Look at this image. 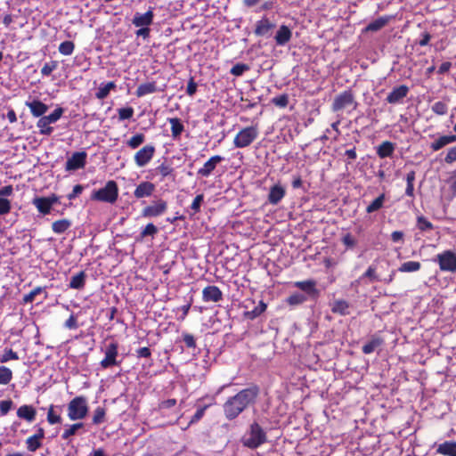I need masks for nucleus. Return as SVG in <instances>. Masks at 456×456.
<instances>
[{
    "label": "nucleus",
    "instance_id": "nucleus-1",
    "mask_svg": "<svg viewBox=\"0 0 456 456\" xmlns=\"http://www.w3.org/2000/svg\"><path fill=\"white\" fill-rule=\"evenodd\" d=\"M259 395V386L251 384L234 395L228 397L223 404L225 419L230 421L237 419L245 410L256 403Z\"/></svg>",
    "mask_w": 456,
    "mask_h": 456
},
{
    "label": "nucleus",
    "instance_id": "nucleus-2",
    "mask_svg": "<svg viewBox=\"0 0 456 456\" xmlns=\"http://www.w3.org/2000/svg\"><path fill=\"white\" fill-rule=\"evenodd\" d=\"M267 442V435L258 422L253 421L241 439L243 446L256 450Z\"/></svg>",
    "mask_w": 456,
    "mask_h": 456
},
{
    "label": "nucleus",
    "instance_id": "nucleus-3",
    "mask_svg": "<svg viewBox=\"0 0 456 456\" xmlns=\"http://www.w3.org/2000/svg\"><path fill=\"white\" fill-rule=\"evenodd\" d=\"M118 198V186L114 180L106 183L103 188L94 191L90 199L94 201L106 202L113 204Z\"/></svg>",
    "mask_w": 456,
    "mask_h": 456
},
{
    "label": "nucleus",
    "instance_id": "nucleus-4",
    "mask_svg": "<svg viewBox=\"0 0 456 456\" xmlns=\"http://www.w3.org/2000/svg\"><path fill=\"white\" fill-rule=\"evenodd\" d=\"M68 417L70 420H80L85 419L89 411L87 399L83 395L74 397L69 401L67 407Z\"/></svg>",
    "mask_w": 456,
    "mask_h": 456
},
{
    "label": "nucleus",
    "instance_id": "nucleus-5",
    "mask_svg": "<svg viewBox=\"0 0 456 456\" xmlns=\"http://www.w3.org/2000/svg\"><path fill=\"white\" fill-rule=\"evenodd\" d=\"M351 106L353 107V110H355L358 106V103L355 100L353 91L348 89L335 96L330 109L333 112H338Z\"/></svg>",
    "mask_w": 456,
    "mask_h": 456
},
{
    "label": "nucleus",
    "instance_id": "nucleus-6",
    "mask_svg": "<svg viewBox=\"0 0 456 456\" xmlns=\"http://www.w3.org/2000/svg\"><path fill=\"white\" fill-rule=\"evenodd\" d=\"M258 134L257 125L244 127L235 135L233 144L236 148H246L258 137Z\"/></svg>",
    "mask_w": 456,
    "mask_h": 456
},
{
    "label": "nucleus",
    "instance_id": "nucleus-7",
    "mask_svg": "<svg viewBox=\"0 0 456 456\" xmlns=\"http://www.w3.org/2000/svg\"><path fill=\"white\" fill-rule=\"evenodd\" d=\"M442 272L456 273V253L452 250H444L437 254L435 259Z\"/></svg>",
    "mask_w": 456,
    "mask_h": 456
},
{
    "label": "nucleus",
    "instance_id": "nucleus-8",
    "mask_svg": "<svg viewBox=\"0 0 456 456\" xmlns=\"http://www.w3.org/2000/svg\"><path fill=\"white\" fill-rule=\"evenodd\" d=\"M59 202L60 197L54 193H52L48 197H35L32 200V204L36 207L37 211L43 216L50 214L53 206Z\"/></svg>",
    "mask_w": 456,
    "mask_h": 456
},
{
    "label": "nucleus",
    "instance_id": "nucleus-9",
    "mask_svg": "<svg viewBox=\"0 0 456 456\" xmlns=\"http://www.w3.org/2000/svg\"><path fill=\"white\" fill-rule=\"evenodd\" d=\"M104 354V358L100 362L102 369L119 365V362L117 360L118 355V345L117 342L110 343L105 348Z\"/></svg>",
    "mask_w": 456,
    "mask_h": 456
},
{
    "label": "nucleus",
    "instance_id": "nucleus-10",
    "mask_svg": "<svg viewBox=\"0 0 456 456\" xmlns=\"http://www.w3.org/2000/svg\"><path fill=\"white\" fill-rule=\"evenodd\" d=\"M167 209V202L162 199L152 201L151 205L146 206L142 210L143 217H157L163 215Z\"/></svg>",
    "mask_w": 456,
    "mask_h": 456
},
{
    "label": "nucleus",
    "instance_id": "nucleus-11",
    "mask_svg": "<svg viewBox=\"0 0 456 456\" xmlns=\"http://www.w3.org/2000/svg\"><path fill=\"white\" fill-rule=\"evenodd\" d=\"M156 149L152 144H146L139 151H137L134 156V162L137 167H145L154 157Z\"/></svg>",
    "mask_w": 456,
    "mask_h": 456
},
{
    "label": "nucleus",
    "instance_id": "nucleus-12",
    "mask_svg": "<svg viewBox=\"0 0 456 456\" xmlns=\"http://www.w3.org/2000/svg\"><path fill=\"white\" fill-rule=\"evenodd\" d=\"M410 88L406 85L395 86L387 94L386 102L389 104L396 105L403 102V99L408 95Z\"/></svg>",
    "mask_w": 456,
    "mask_h": 456
},
{
    "label": "nucleus",
    "instance_id": "nucleus-13",
    "mask_svg": "<svg viewBox=\"0 0 456 456\" xmlns=\"http://www.w3.org/2000/svg\"><path fill=\"white\" fill-rule=\"evenodd\" d=\"M87 154L86 151H77L68 159L65 164L66 171H75L84 168L86 164Z\"/></svg>",
    "mask_w": 456,
    "mask_h": 456
},
{
    "label": "nucleus",
    "instance_id": "nucleus-14",
    "mask_svg": "<svg viewBox=\"0 0 456 456\" xmlns=\"http://www.w3.org/2000/svg\"><path fill=\"white\" fill-rule=\"evenodd\" d=\"M224 157L220 155L212 156L206 161L202 167L199 168L197 175L200 177H208L212 175L217 165L224 160Z\"/></svg>",
    "mask_w": 456,
    "mask_h": 456
},
{
    "label": "nucleus",
    "instance_id": "nucleus-15",
    "mask_svg": "<svg viewBox=\"0 0 456 456\" xmlns=\"http://www.w3.org/2000/svg\"><path fill=\"white\" fill-rule=\"evenodd\" d=\"M223 298L221 289L215 285L207 286L202 291V299L205 302H219Z\"/></svg>",
    "mask_w": 456,
    "mask_h": 456
},
{
    "label": "nucleus",
    "instance_id": "nucleus-16",
    "mask_svg": "<svg viewBox=\"0 0 456 456\" xmlns=\"http://www.w3.org/2000/svg\"><path fill=\"white\" fill-rule=\"evenodd\" d=\"M153 18V8L151 7L145 13L136 12L132 22L135 27H149L152 24Z\"/></svg>",
    "mask_w": 456,
    "mask_h": 456
},
{
    "label": "nucleus",
    "instance_id": "nucleus-17",
    "mask_svg": "<svg viewBox=\"0 0 456 456\" xmlns=\"http://www.w3.org/2000/svg\"><path fill=\"white\" fill-rule=\"evenodd\" d=\"M294 287L301 289L305 293H306L309 297H316L319 295V291L316 289V281L314 280H306L295 281Z\"/></svg>",
    "mask_w": 456,
    "mask_h": 456
},
{
    "label": "nucleus",
    "instance_id": "nucleus-18",
    "mask_svg": "<svg viewBox=\"0 0 456 456\" xmlns=\"http://www.w3.org/2000/svg\"><path fill=\"white\" fill-rule=\"evenodd\" d=\"M286 190L281 184H274L270 188L268 193V202L272 205H277L285 197Z\"/></svg>",
    "mask_w": 456,
    "mask_h": 456
},
{
    "label": "nucleus",
    "instance_id": "nucleus-19",
    "mask_svg": "<svg viewBox=\"0 0 456 456\" xmlns=\"http://www.w3.org/2000/svg\"><path fill=\"white\" fill-rule=\"evenodd\" d=\"M25 105L29 108L32 116L35 118H42L48 110V106L39 100L26 102Z\"/></svg>",
    "mask_w": 456,
    "mask_h": 456
},
{
    "label": "nucleus",
    "instance_id": "nucleus-20",
    "mask_svg": "<svg viewBox=\"0 0 456 456\" xmlns=\"http://www.w3.org/2000/svg\"><path fill=\"white\" fill-rule=\"evenodd\" d=\"M275 24L273 23L267 17H263L256 21L254 33L257 37L266 36L273 28Z\"/></svg>",
    "mask_w": 456,
    "mask_h": 456
},
{
    "label": "nucleus",
    "instance_id": "nucleus-21",
    "mask_svg": "<svg viewBox=\"0 0 456 456\" xmlns=\"http://www.w3.org/2000/svg\"><path fill=\"white\" fill-rule=\"evenodd\" d=\"M154 191H155L154 183H152L151 182H142L136 186V188L134 191V196L136 199L150 197L152 195Z\"/></svg>",
    "mask_w": 456,
    "mask_h": 456
},
{
    "label": "nucleus",
    "instance_id": "nucleus-22",
    "mask_svg": "<svg viewBox=\"0 0 456 456\" xmlns=\"http://www.w3.org/2000/svg\"><path fill=\"white\" fill-rule=\"evenodd\" d=\"M17 417L28 422L35 420L37 410L32 405L23 404L17 410Z\"/></svg>",
    "mask_w": 456,
    "mask_h": 456
},
{
    "label": "nucleus",
    "instance_id": "nucleus-23",
    "mask_svg": "<svg viewBox=\"0 0 456 456\" xmlns=\"http://www.w3.org/2000/svg\"><path fill=\"white\" fill-rule=\"evenodd\" d=\"M292 37V32L290 28L286 25H281L274 37L275 42L278 45H285L290 41Z\"/></svg>",
    "mask_w": 456,
    "mask_h": 456
},
{
    "label": "nucleus",
    "instance_id": "nucleus-24",
    "mask_svg": "<svg viewBox=\"0 0 456 456\" xmlns=\"http://www.w3.org/2000/svg\"><path fill=\"white\" fill-rule=\"evenodd\" d=\"M395 150V144L390 141L382 142L376 149L377 155L380 159L390 158Z\"/></svg>",
    "mask_w": 456,
    "mask_h": 456
},
{
    "label": "nucleus",
    "instance_id": "nucleus-25",
    "mask_svg": "<svg viewBox=\"0 0 456 456\" xmlns=\"http://www.w3.org/2000/svg\"><path fill=\"white\" fill-rule=\"evenodd\" d=\"M454 142H456L455 134L442 135L430 143V149L433 151H437L444 148V146Z\"/></svg>",
    "mask_w": 456,
    "mask_h": 456
},
{
    "label": "nucleus",
    "instance_id": "nucleus-26",
    "mask_svg": "<svg viewBox=\"0 0 456 456\" xmlns=\"http://www.w3.org/2000/svg\"><path fill=\"white\" fill-rule=\"evenodd\" d=\"M391 19H392V16H389V15L379 17L378 19L370 22L364 28V31H366V32L379 31V30L382 29L385 26H387L388 24V22L391 20Z\"/></svg>",
    "mask_w": 456,
    "mask_h": 456
},
{
    "label": "nucleus",
    "instance_id": "nucleus-27",
    "mask_svg": "<svg viewBox=\"0 0 456 456\" xmlns=\"http://www.w3.org/2000/svg\"><path fill=\"white\" fill-rule=\"evenodd\" d=\"M383 344L384 339L381 337L373 335L370 339L362 347V351L364 354H370Z\"/></svg>",
    "mask_w": 456,
    "mask_h": 456
},
{
    "label": "nucleus",
    "instance_id": "nucleus-28",
    "mask_svg": "<svg viewBox=\"0 0 456 456\" xmlns=\"http://www.w3.org/2000/svg\"><path fill=\"white\" fill-rule=\"evenodd\" d=\"M436 453L444 456H456V442L445 441L436 448Z\"/></svg>",
    "mask_w": 456,
    "mask_h": 456
},
{
    "label": "nucleus",
    "instance_id": "nucleus-29",
    "mask_svg": "<svg viewBox=\"0 0 456 456\" xmlns=\"http://www.w3.org/2000/svg\"><path fill=\"white\" fill-rule=\"evenodd\" d=\"M168 123L171 126V135L174 139H179L182 133L184 131V126L180 118H167Z\"/></svg>",
    "mask_w": 456,
    "mask_h": 456
},
{
    "label": "nucleus",
    "instance_id": "nucleus-30",
    "mask_svg": "<svg viewBox=\"0 0 456 456\" xmlns=\"http://www.w3.org/2000/svg\"><path fill=\"white\" fill-rule=\"evenodd\" d=\"M158 91L157 83L152 81L139 85L135 91V94L137 97H142L150 94H154Z\"/></svg>",
    "mask_w": 456,
    "mask_h": 456
},
{
    "label": "nucleus",
    "instance_id": "nucleus-31",
    "mask_svg": "<svg viewBox=\"0 0 456 456\" xmlns=\"http://www.w3.org/2000/svg\"><path fill=\"white\" fill-rule=\"evenodd\" d=\"M116 88L117 85L114 81L102 83L95 93V97L98 100H103L110 94L111 90H115Z\"/></svg>",
    "mask_w": 456,
    "mask_h": 456
},
{
    "label": "nucleus",
    "instance_id": "nucleus-32",
    "mask_svg": "<svg viewBox=\"0 0 456 456\" xmlns=\"http://www.w3.org/2000/svg\"><path fill=\"white\" fill-rule=\"evenodd\" d=\"M61 411V406H54L53 404L49 406L47 411V421L50 425L59 424L61 422L62 419L60 413Z\"/></svg>",
    "mask_w": 456,
    "mask_h": 456
},
{
    "label": "nucleus",
    "instance_id": "nucleus-33",
    "mask_svg": "<svg viewBox=\"0 0 456 456\" xmlns=\"http://www.w3.org/2000/svg\"><path fill=\"white\" fill-rule=\"evenodd\" d=\"M86 274L85 271H80L79 273L73 275L69 281V288L74 289H82L86 285Z\"/></svg>",
    "mask_w": 456,
    "mask_h": 456
},
{
    "label": "nucleus",
    "instance_id": "nucleus-34",
    "mask_svg": "<svg viewBox=\"0 0 456 456\" xmlns=\"http://www.w3.org/2000/svg\"><path fill=\"white\" fill-rule=\"evenodd\" d=\"M267 308V305L264 301H259L258 305L250 311H246L243 314L245 319L255 320L259 317Z\"/></svg>",
    "mask_w": 456,
    "mask_h": 456
},
{
    "label": "nucleus",
    "instance_id": "nucleus-35",
    "mask_svg": "<svg viewBox=\"0 0 456 456\" xmlns=\"http://www.w3.org/2000/svg\"><path fill=\"white\" fill-rule=\"evenodd\" d=\"M349 304L344 299L335 300L331 305V312L340 315L349 314Z\"/></svg>",
    "mask_w": 456,
    "mask_h": 456
},
{
    "label": "nucleus",
    "instance_id": "nucleus-36",
    "mask_svg": "<svg viewBox=\"0 0 456 456\" xmlns=\"http://www.w3.org/2000/svg\"><path fill=\"white\" fill-rule=\"evenodd\" d=\"M71 224V221L66 218L56 220L52 224V230L54 233L61 234L69 230Z\"/></svg>",
    "mask_w": 456,
    "mask_h": 456
},
{
    "label": "nucleus",
    "instance_id": "nucleus-37",
    "mask_svg": "<svg viewBox=\"0 0 456 456\" xmlns=\"http://www.w3.org/2000/svg\"><path fill=\"white\" fill-rule=\"evenodd\" d=\"M386 200L385 193H381L379 197H377L373 201L370 202V205L366 208V213L371 214L376 212L383 208L384 202Z\"/></svg>",
    "mask_w": 456,
    "mask_h": 456
},
{
    "label": "nucleus",
    "instance_id": "nucleus-38",
    "mask_svg": "<svg viewBox=\"0 0 456 456\" xmlns=\"http://www.w3.org/2000/svg\"><path fill=\"white\" fill-rule=\"evenodd\" d=\"M421 268V264L418 261H408L402 264L398 271L400 273H415L419 271Z\"/></svg>",
    "mask_w": 456,
    "mask_h": 456
},
{
    "label": "nucleus",
    "instance_id": "nucleus-39",
    "mask_svg": "<svg viewBox=\"0 0 456 456\" xmlns=\"http://www.w3.org/2000/svg\"><path fill=\"white\" fill-rule=\"evenodd\" d=\"M214 404V399H212V402L205 404L203 406H200L197 409L196 412L193 414V416L191 418L189 421V426L193 425L197 422H199L204 416L205 411L208 408H209L211 405Z\"/></svg>",
    "mask_w": 456,
    "mask_h": 456
},
{
    "label": "nucleus",
    "instance_id": "nucleus-40",
    "mask_svg": "<svg viewBox=\"0 0 456 456\" xmlns=\"http://www.w3.org/2000/svg\"><path fill=\"white\" fill-rule=\"evenodd\" d=\"M145 141V135L142 133L135 134L126 141V145L131 149H137Z\"/></svg>",
    "mask_w": 456,
    "mask_h": 456
},
{
    "label": "nucleus",
    "instance_id": "nucleus-41",
    "mask_svg": "<svg viewBox=\"0 0 456 456\" xmlns=\"http://www.w3.org/2000/svg\"><path fill=\"white\" fill-rule=\"evenodd\" d=\"M42 440L34 435L26 439V446L28 452H35L42 446Z\"/></svg>",
    "mask_w": 456,
    "mask_h": 456
},
{
    "label": "nucleus",
    "instance_id": "nucleus-42",
    "mask_svg": "<svg viewBox=\"0 0 456 456\" xmlns=\"http://www.w3.org/2000/svg\"><path fill=\"white\" fill-rule=\"evenodd\" d=\"M12 379V371L10 368L0 366V385H7Z\"/></svg>",
    "mask_w": 456,
    "mask_h": 456
},
{
    "label": "nucleus",
    "instance_id": "nucleus-43",
    "mask_svg": "<svg viewBox=\"0 0 456 456\" xmlns=\"http://www.w3.org/2000/svg\"><path fill=\"white\" fill-rule=\"evenodd\" d=\"M368 279L370 282L380 281L377 274V268L374 265H370L367 270L362 274L360 280Z\"/></svg>",
    "mask_w": 456,
    "mask_h": 456
},
{
    "label": "nucleus",
    "instance_id": "nucleus-44",
    "mask_svg": "<svg viewBox=\"0 0 456 456\" xmlns=\"http://www.w3.org/2000/svg\"><path fill=\"white\" fill-rule=\"evenodd\" d=\"M106 409L102 406H98L93 415L92 422L94 425H100L105 421Z\"/></svg>",
    "mask_w": 456,
    "mask_h": 456
},
{
    "label": "nucleus",
    "instance_id": "nucleus-45",
    "mask_svg": "<svg viewBox=\"0 0 456 456\" xmlns=\"http://www.w3.org/2000/svg\"><path fill=\"white\" fill-rule=\"evenodd\" d=\"M84 428V423L77 422L70 425L68 428H66L61 434V438L63 440H68L70 436L76 435L77 431L80 428Z\"/></svg>",
    "mask_w": 456,
    "mask_h": 456
},
{
    "label": "nucleus",
    "instance_id": "nucleus-46",
    "mask_svg": "<svg viewBox=\"0 0 456 456\" xmlns=\"http://www.w3.org/2000/svg\"><path fill=\"white\" fill-rule=\"evenodd\" d=\"M37 126L39 128V133L43 135H50L53 128L50 126V124L44 118V117L39 118L37 122Z\"/></svg>",
    "mask_w": 456,
    "mask_h": 456
},
{
    "label": "nucleus",
    "instance_id": "nucleus-47",
    "mask_svg": "<svg viewBox=\"0 0 456 456\" xmlns=\"http://www.w3.org/2000/svg\"><path fill=\"white\" fill-rule=\"evenodd\" d=\"M306 299L305 295L296 292L288 297L286 302L289 305H298L305 303Z\"/></svg>",
    "mask_w": 456,
    "mask_h": 456
},
{
    "label": "nucleus",
    "instance_id": "nucleus-48",
    "mask_svg": "<svg viewBox=\"0 0 456 456\" xmlns=\"http://www.w3.org/2000/svg\"><path fill=\"white\" fill-rule=\"evenodd\" d=\"M156 170L161 175L162 179L172 175L175 171L173 167L166 161L158 166Z\"/></svg>",
    "mask_w": 456,
    "mask_h": 456
},
{
    "label": "nucleus",
    "instance_id": "nucleus-49",
    "mask_svg": "<svg viewBox=\"0 0 456 456\" xmlns=\"http://www.w3.org/2000/svg\"><path fill=\"white\" fill-rule=\"evenodd\" d=\"M417 227L421 232L430 231L434 229L433 224L423 216H419L417 217Z\"/></svg>",
    "mask_w": 456,
    "mask_h": 456
},
{
    "label": "nucleus",
    "instance_id": "nucleus-50",
    "mask_svg": "<svg viewBox=\"0 0 456 456\" xmlns=\"http://www.w3.org/2000/svg\"><path fill=\"white\" fill-rule=\"evenodd\" d=\"M75 49V44L72 41H64L59 45V52L62 55H71Z\"/></svg>",
    "mask_w": 456,
    "mask_h": 456
},
{
    "label": "nucleus",
    "instance_id": "nucleus-51",
    "mask_svg": "<svg viewBox=\"0 0 456 456\" xmlns=\"http://www.w3.org/2000/svg\"><path fill=\"white\" fill-rule=\"evenodd\" d=\"M431 110L436 115L443 116L448 112V105L444 102L438 101L432 105Z\"/></svg>",
    "mask_w": 456,
    "mask_h": 456
},
{
    "label": "nucleus",
    "instance_id": "nucleus-52",
    "mask_svg": "<svg viewBox=\"0 0 456 456\" xmlns=\"http://www.w3.org/2000/svg\"><path fill=\"white\" fill-rule=\"evenodd\" d=\"M63 112H64L63 109L61 107H58L50 115H47V116L44 115L43 117L49 124H53V123L57 122L61 118Z\"/></svg>",
    "mask_w": 456,
    "mask_h": 456
},
{
    "label": "nucleus",
    "instance_id": "nucleus-53",
    "mask_svg": "<svg viewBox=\"0 0 456 456\" xmlns=\"http://www.w3.org/2000/svg\"><path fill=\"white\" fill-rule=\"evenodd\" d=\"M341 241L347 249H353L357 245V240L350 232L344 234Z\"/></svg>",
    "mask_w": 456,
    "mask_h": 456
},
{
    "label": "nucleus",
    "instance_id": "nucleus-54",
    "mask_svg": "<svg viewBox=\"0 0 456 456\" xmlns=\"http://www.w3.org/2000/svg\"><path fill=\"white\" fill-rule=\"evenodd\" d=\"M250 67L245 63H236L230 70V73L235 77L243 75L244 72L249 70Z\"/></svg>",
    "mask_w": 456,
    "mask_h": 456
},
{
    "label": "nucleus",
    "instance_id": "nucleus-55",
    "mask_svg": "<svg viewBox=\"0 0 456 456\" xmlns=\"http://www.w3.org/2000/svg\"><path fill=\"white\" fill-rule=\"evenodd\" d=\"M10 360H19V355L12 348H5L0 357V362L4 363Z\"/></svg>",
    "mask_w": 456,
    "mask_h": 456
},
{
    "label": "nucleus",
    "instance_id": "nucleus-56",
    "mask_svg": "<svg viewBox=\"0 0 456 456\" xmlns=\"http://www.w3.org/2000/svg\"><path fill=\"white\" fill-rule=\"evenodd\" d=\"M58 67L57 61H51L49 62L45 63L43 68L41 69V74L44 77H48L52 74L53 70H55Z\"/></svg>",
    "mask_w": 456,
    "mask_h": 456
},
{
    "label": "nucleus",
    "instance_id": "nucleus-57",
    "mask_svg": "<svg viewBox=\"0 0 456 456\" xmlns=\"http://www.w3.org/2000/svg\"><path fill=\"white\" fill-rule=\"evenodd\" d=\"M45 290L43 287H36L33 289L28 294H26L23 297V302L25 304L32 303L35 300V297L41 294Z\"/></svg>",
    "mask_w": 456,
    "mask_h": 456
},
{
    "label": "nucleus",
    "instance_id": "nucleus-58",
    "mask_svg": "<svg viewBox=\"0 0 456 456\" xmlns=\"http://www.w3.org/2000/svg\"><path fill=\"white\" fill-rule=\"evenodd\" d=\"M118 113L119 120H126L133 118L134 110L132 107H126L118 109Z\"/></svg>",
    "mask_w": 456,
    "mask_h": 456
},
{
    "label": "nucleus",
    "instance_id": "nucleus-59",
    "mask_svg": "<svg viewBox=\"0 0 456 456\" xmlns=\"http://www.w3.org/2000/svg\"><path fill=\"white\" fill-rule=\"evenodd\" d=\"M158 232V228L152 224H148L145 228L140 232V238L142 240L145 237H153Z\"/></svg>",
    "mask_w": 456,
    "mask_h": 456
},
{
    "label": "nucleus",
    "instance_id": "nucleus-60",
    "mask_svg": "<svg viewBox=\"0 0 456 456\" xmlns=\"http://www.w3.org/2000/svg\"><path fill=\"white\" fill-rule=\"evenodd\" d=\"M272 102L280 108H285L289 104V96L286 94H282L272 99Z\"/></svg>",
    "mask_w": 456,
    "mask_h": 456
},
{
    "label": "nucleus",
    "instance_id": "nucleus-61",
    "mask_svg": "<svg viewBox=\"0 0 456 456\" xmlns=\"http://www.w3.org/2000/svg\"><path fill=\"white\" fill-rule=\"evenodd\" d=\"M183 341L184 342L186 347L188 348H195L197 346L196 339L194 336L188 332H183L182 334Z\"/></svg>",
    "mask_w": 456,
    "mask_h": 456
},
{
    "label": "nucleus",
    "instance_id": "nucleus-62",
    "mask_svg": "<svg viewBox=\"0 0 456 456\" xmlns=\"http://www.w3.org/2000/svg\"><path fill=\"white\" fill-rule=\"evenodd\" d=\"M203 200H204L203 193L198 194L194 198V200L191 205V209L192 210L193 214H196L200 211V206H201Z\"/></svg>",
    "mask_w": 456,
    "mask_h": 456
},
{
    "label": "nucleus",
    "instance_id": "nucleus-63",
    "mask_svg": "<svg viewBox=\"0 0 456 456\" xmlns=\"http://www.w3.org/2000/svg\"><path fill=\"white\" fill-rule=\"evenodd\" d=\"M13 403L12 400H3L0 402V414L5 416L12 408Z\"/></svg>",
    "mask_w": 456,
    "mask_h": 456
},
{
    "label": "nucleus",
    "instance_id": "nucleus-64",
    "mask_svg": "<svg viewBox=\"0 0 456 456\" xmlns=\"http://www.w3.org/2000/svg\"><path fill=\"white\" fill-rule=\"evenodd\" d=\"M456 161V146L452 147L448 150L447 154L444 158V162L452 164Z\"/></svg>",
    "mask_w": 456,
    "mask_h": 456
}]
</instances>
